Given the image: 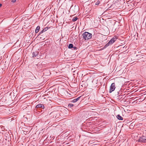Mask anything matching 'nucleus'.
Listing matches in <instances>:
<instances>
[{
	"mask_svg": "<svg viewBox=\"0 0 146 146\" xmlns=\"http://www.w3.org/2000/svg\"><path fill=\"white\" fill-rule=\"evenodd\" d=\"M83 36L84 38L86 40L90 39L92 37V35L88 32H85L83 33Z\"/></svg>",
	"mask_w": 146,
	"mask_h": 146,
	"instance_id": "1",
	"label": "nucleus"
},
{
	"mask_svg": "<svg viewBox=\"0 0 146 146\" xmlns=\"http://www.w3.org/2000/svg\"><path fill=\"white\" fill-rule=\"evenodd\" d=\"M138 142L140 143H146V137L143 135L139 137L138 140Z\"/></svg>",
	"mask_w": 146,
	"mask_h": 146,
	"instance_id": "2",
	"label": "nucleus"
},
{
	"mask_svg": "<svg viewBox=\"0 0 146 146\" xmlns=\"http://www.w3.org/2000/svg\"><path fill=\"white\" fill-rule=\"evenodd\" d=\"M115 88V85L114 83L112 84L111 86L110 87V92H112L113 91Z\"/></svg>",
	"mask_w": 146,
	"mask_h": 146,
	"instance_id": "3",
	"label": "nucleus"
},
{
	"mask_svg": "<svg viewBox=\"0 0 146 146\" xmlns=\"http://www.w3.org/2000/svg\"><path fill=\"white\" fill-rule=\"evenodd\" d=\"M115 38H113L111 39L109 42L108 44H111L112 43H113L115 41Z\"/></svg>",
	"mask_w": 146,
	"mask_h": 146,
	"instance_id": "4",
	"label": "nucleus"
},
{
	"mask_svg": "<svg viewBox=\"0 0 146 146\" xmlns=\"http://www.w3.org/2000/svg\"><path fill=\"white\" fill-rule=\"evenodd\" d=\"M25 129H27V130H26L25 129H24V130H23V131L24 132H26V133H24L25 134H27V133H28H28H29L30 132V131L31 130H28V129H27V128H25Z\"/></svg>",
	"mask_w": 146,
	"mask_h": 146,
	"instance_id": "5",
	"label": "nucleus"
},
{
	"mask_svg": "<svg viewBox=\"0 0 146 146\" xmlns=\"http://www.w3.org/2000/svg\"><path fill=\"white\" fill-rule=\"evenodd\" d=\"M40 29V27L39 26H38L36 27V29L35 30L36 33H37L38 32Z\"/></svg>",
	"mask_w": 146,
	"mask_h": 146,
	"instance_id": "6",
	"label": "nucleus"
},
{
	"mask_svg": "<svg viewBox=\"0 0 146 146\" xmlns=\"http://www.w3.org/2000/svg\"><path fill=\"white\" fill-rule=\"evenodd\" d=\"M80 97H78L76 99H74L72 100V102H75L77 101L79 99Z\"/></svg>",
	"mask_w": 146,
	"mask_h": 146,
	"instance_id": "7",
	"label": "nucleus"
},
{
	"mask_svg": "<svg viewBox=\"0 0 146 146\" xmlns=\"http://www.w3.org/2000/svg\"><path fill=\"white\" fill-rule=\"evenodd\" d=\"M117 118L119 120H122L123 119V118L119 115H117Z\"/></svg>",
	"mask_w": 146,
	"mask_h": 146,
	"instance_id": "8",
	"label": "nucleus"
},
{
	"mask_svg": "<svg viewBox=\"0 0 146 146\" xmlns=\"http://www.w3.org/2000/svg\"><path fill=\"white\" fill-rule=\"evenodd\" d=\"M73 44H69L68 47L69 48H71L73 47Z\"/></svg>",
	"mask_w": 146,
	"mask_h": 146,
	"instance_id": "9",
	"label": "nucleus"
},
{
	"mask_svg": "<svg viewBox=\"0 0 146 146\" xmlns=\"http://www.w3.org/2000/svg\"><path fill=\"white\" fill-rule=\"evenodd\" d=\"M73 105L71 104H69L68 105V106L70 107V108H71L72 107H73Z\"/></svg>",
	"mask_w": 146,
	"mask_h": 146,
	"instance_id": "10",
	"label": "nucleus"
},
{
	"mask_svg": "<svg viewBox=\"0 0 146 146\" xmlns=\"http://www.w3.org/2000/svg\"><path fill=\"white\" fill-rule=\"evenodd\" d=\"M78 19L77 18V17H75L72 20L73 21H74L77 20Z\"/></svg>",
	"mask_w": 146,
	"mask_h": 146,
	"instance_id": "11",
	"label": "nucleus"
},
{
	"mask_svg": "<svg viewBox=\"0 0 146 146\" xmlns=\"http://www.w3.org/2000/svg\"><path fill=\"white\" fill-rule=\"evenodd\" d=\"M40 106H41V104L38 105L36 106V108H40Z\"/></svg>",
	"mask_w": 146,
	"mask_h": 146,
	"instance_id": "12",
	"label": "nucleus"
},
{
	"mask_svg": "<svg viewBox=\"0 0 146 146\" xmlns=\"http://www.w3.org/2000/svg\"><path fill=\"white\" fill-rule=\"evenodd\" d=\"M100 3V2L99 1H98L96 3V5H98Z\"/></svg>",
	"mask_w": 146,
	"mask_h": 146,
	"instance_id": "13",
	"label": "nucleus"
},
{
	"mask_svg": "<svg viewBox=\"0 0 146 146\" xmlns=\"http://www.w3.org/2000/svg\"><path fill=\"white\" fill-rule=\"evenodd\" d=\"M16 0H12L11 1V2L13 3H15L16 2Z\"/></svg>",
	"mask_w": 146,
	"mask_h": 146,
	"instance_id": "14",
	"label": "nucleus"
},
{
	"mask_svg": "<svg viewBox=\"0 0 146 146\" xmlns=\"http://www.w3.org/2000/svg\"><path fill=\"white\" fill-rule=\"evenodd\" d=\"M40 107L42 108H43V109H44V106H43L42 104H41V106H40Z\"/></svg>",
	"mask_w": 146,
	"mask_h": 146,
	"instance_id": "15",
	"label": "nucleus"
},
{
	"mask_svg": "<svg viewBox=\"0 0 146 146\" xmlns=\"http://www.w3.org/2000/svg\"><path fill=\"white\" fill-rule=\"evenodd\" d=\"M66 132H65V131H64V130L63 131H62V132H60V133H66Z\"/></svg>",
	"mask_w": 146,
	"mask_h": 146,
	"instance_id": "16",
	"label": "nucleus"
},
{
	"mask_svg": "<svg viewBox=\"0 0 146 146\" xmlns=\"http://www.w3.org/2000/svg\"><path fill=\"white\" fill-rule=\"evenodd\" d=\"M82 129V130L83 131H85L84 129H86L87 128H81Z\"/></svg>",
	"mask_w": 146,
	"mask_h": 146,
	"instance_id": "17",
	"label": "nucleus"
},
{
	"mask_svg": "<svg viewBox=\"0 0 146 146\" xmlns=\"http://www.w3.org/2000/svg\"><path fill=\"white\" fill-rule=\"evenodd\" d=\"M2 5L1 4H0V7L2 6Z\"/></svg>",
	"mask_w": 146,
	"mask_h": 146,
	"instance_id": "18",
	"label": "nucleus"
},
{
	"mask_svg": "<svg viewBox=\"0 0 146 146\" xmlns=\"http://www.w3.org/2000/svg\"><path fill=\"white\" fill-rule=\"evenodd\" d=\"M3 129H4V130H5V128H3Z\"/></svg>",
	"mask_w": 146,
	"mask_h": 146,
	"instance_id": "19",
	"label": "nucleus"
},
{
	"mask_svg": "<svg viewBox=\"0 0 146 146\" xmlns=\"http://www.w3.org/2000/svg\"><path fill=\"white\" fill-rule=\"evenodd\" d=\"M97 129H100V128H97Z\"/></svg>",
	"mask_w": 146,
	"mask_h": 146,
	"instance_id": "20",
	"label": "nucleus"
}]
</instances>
